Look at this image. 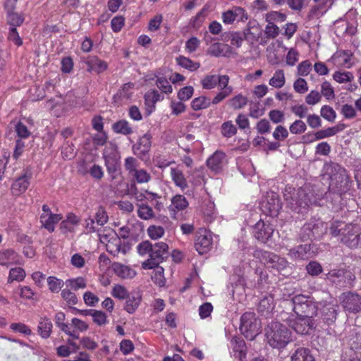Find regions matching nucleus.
I'll list each match as a JSON object with an SVG mask.
<instances>
[{"label":"nucleus","instance_id":"603ef678","mask_svg":"<svg viewBox=\"0 0 361 361\" xmlns=\"http://www.w3.org/2000/svg\"><path fill=\"white\" fill-rule=\"evenodd\" d=\"M111 295L118 300H124L128 296L129 293L123 286L115 284L112 287Z\"/></svg>","mask_w":361,"mask_h":361},{"label":"nucleus","instance_id":"f3484780","mask_svg":"<svg viewBox=\"0 0 361 361\" xmlns=\"http://www.w3.org/2000/svg\"><path fill=\"white\" fill-rule=\"evenodd\" d=\"M129 249L128 244L123 242L116 233H114L106 243V251L114 256H116L119 253L125 255Z\"/></svg>","mask_w":361,"mask_h":361},{"label":"nucleus","instance_id":"4468645a","mask_svg":"<svg viewBox=\"0 0 361 361\" xmlns=\"http://www.w3.org/2000/svg\"><path fill=\"white\" fill-rule=\"evenodd\" d=\"M342 307L348 312L357 313L361 311V296L357 293L348 292L340 297Z\"/></svg>","mask_w":361,"mask_h":361},{"label":"nucleus","instance_id":"a878e982","mask_svg":"<svg viewBox=\"0 0 361 361\" xmlns=\"http://www.w3.org/2000/svg\"><path fill=\"white\" fill-rule=\"evenodd\" d=\"M170 175L172 181L175 185L184 191L188 188L187 179L183 171L178 167H171L170 169Z\"/></svg>","mask_w":361,"mask_h":361},{"label":"nucleus","instance_id":"20e7f679","mask_svg":"<svg viewBox=\"0 0 361 361\" xmlns=\"http://www.w3.org/2000/svg\"><path fill=\"white\" fill-rule=\"evenodd\" d=\"M291 332L288 328L278 322H272L267 328L266 336L269 344L276 348H284L290 341Z\"/></svg>","mask_w":361,"mask_h":361},{"label":"nucleus","instance_id":"052dcab7","mask_svg":"<svg viewBox=\"0 0 361 361\" xmlns=\"http://www.w3.org/2000/svg\"><path fill=\"white\" fill-rule=\"evenodd\" d=\"M157 270L152 276V280L154 283H156L159 287H163L165 286L166 279L164 276V269L161 267H156Z\"/></svg>","mask_w":361,"mask_h":361},{"label":"nucleus","instance_id":"f8f14e48","mask_svg":"<svg viewBox=\"0 0 361 361\" xmlns=\"http://www.w3.org/2000/svg\"><path fill=\"white\" fill-rule=\"evenodd\" d=\"M260 207L266 215L271 216H277L279 211L281 208L279 195L274 192L267 193L264 200L260 203Z\"/></svg>","mask_w":361,"mask_h":361},{"label":"nucleus","instance_id":"2f4dec72","mask_svg":"<svg viewBox=\"0 0 361 361\" xmlns=\"http://www.w3.org/2000/svg\"><path fill=\"white\" fill-rule=\"evenodd\" d=\"M253 256L269 267H272L273 264H275L274 259H277L276 254L263 250H256Z\"/></svg>","mask_w":361,"mask_h":361},{"label":"nucleus","instance_id":"4d7b16f0","mask_svg":"<svg viewBox=\"0 0 361 361\" xmlns=\"http://www.w3.org/2000/svg\"><path fill=\"white\" fill-rule=\"evenodd\" d=\"M7 21L10 27H14L16 28V27L20 26L23 24L24 18L18 13L11 12L8 13Z\"/></svg>","mask_w":361,"mask_h":361},{"label":"nucleus","instance_id":"cd10ccee","mask_svg":"<svg viewBox=\"0 0 361 361\" xmlns=\"http://www.w3.org/2000/svg\"><path fill=\"white\" fill-rule=\"evenodd\" d=\"M345 128L344 124H338L333 127H329L324 130H321L316 132L313 137L309 140V142H313L322 139H324L329 137H331L342 131Z\"/></svg>","mask_w":361,"mask_h":361},{"label":"nucleus","instance_id":"6ab92c4d","mask_svg":"<svg viewBox=\"0 0 361 361\" xmlns=\"http://www.w3.org/2000/svg\"><path fill=\"white\" fill-rule=\"evenodd\" d=\"M152 135L149 133H145L138 140L136 145L133 146V153L143 159L149 152L152 146Z\"/></svg>","mask_w":361,"mask_h":361},{"label":"nucleus","instance_id":"f257e3e1","mask_svg":"<svg viewBox=\"0 0 361 361\" xmlns=\"http://www.w3.org/2000/svg\"><path fill=\"white\" fill-rule=\"evenodd\" d=\"M329 232L334 237L340 236L341 243L350 249L361 247V227L357 224L334 221L329 226Z\"/></svg>","mask_w":361,"mask_h":361},{"label":"nucleus","instance_id":"7ed1b4c3","mask_svg":"<svg viewBox=\"0 0 361 361\" xmlns=\"http://www.w3.org/2000/svg\"><path fill=\"white\" fill-rule=\"evenodd\" d=\"M230 78L227 75H206L201 80V85L204 90H212L217 85L219 87V91L214 97L212 100V104L216 105L229 97L233 91V87L229 85Z\"/></svg>","mask_w":361,"mask_h":361},{"label":"nucleus","instance_id":"13d9d810","mask_svg":"<svg viewBox=\"0 0 361 361\" xmlns=\"http://www.w3.org/2000/svg\"><path fill=\"white\" fill-rule=\"evenodd\" d=\"M133 176L138 183H147L152 179L150 173L143 169L135 171Z\"/></svg>","mask_w":361,"mask_h":361},{"label":"nucleus","instance_id":"bf43d9fd","mask_svg":"<svg viewBox=\"0 0 361 361\" xmlns=\"http://www.w3.org/2000/svg\"><path fill=\"white\" fill-rule=\"evenodd\" d=\"M15 131L18 137V139H26L31 135L30 131L27 129V127L19 121L15 125Z\"/></svg>","mask_w":361,"mask_h":361},{"label":"nucleus","instance_id":"a18cd8bd","mask_svg":"<svg viewBox=\"0 0 361 361\" xmlns=\"http://www.w3.org/2000/svg\"><path fill=\"white\" fill-rule=\"evenodd\" d=\"M171 207L173 210L182 211L188 207V202L182 195H176L171 199Z\"/></svg>","mask_w":361,"mask_h":361},{"label":"nucleus","instance_id":"37998d69","mask_svg":"<svg viewBox=\"0 0 361 361\" xmlns=\"http://www.w3.org/2000/svg\"><path fill=\"white\" fill-rule=\"evenodd\" d=\"M163 99L164 96L156 90H149L145 94V104L148 106H152L154 109V104Z\"/></svg>","mask_w":361,"mask_h":361},{"label":"nucleus","instance_id":"c03bdc74","mask_svg":"<svg viewBox=\"0 0 361 361\" xmlns=\"http://www.w3.org/2000/svg\"><path fill=\"white\" fill-rule=\"evenodd\" d=\"M212 104L209 98L201 96L195 98L191 102V107L195 111H199L208 108Z\"/></svg>","mask_w":361,"mask_h":361},{"label":"nucleus","instance_id":"de8ad7c7","mask_svg":"<svg viewBox=\"0 0 361 361\" xmlns=\"http://www.w3.org/2000/svg\"><path fill=\"white\" fill-rule=\"evenodd\" d=\"M25 271L21 267H15L11 269L8 277V283H12L14 281H22L25 277Z\"/></svg>","mask_w":361,"mask_h":361},{"label":"nucleus","instance_id":"4c0bfd02","mask_svg":"<svg viewBox=\"0 0 361 361\" xmlns=\"http://www.w3.org/2000/svg\"><path fill=\"white\" fill-rule=\"evenodd\" d=\"M286 78L284 71L281 69L276 70L274 75L270 78L269 85L273 87L279 89L284 86Z\"/></svg>","mask_w":361,"mask_h":361},{"label":"nucleus","instance_id":"7c9ffc66","mask_svg":"<svg viewBox=\"0 0 361 361\" xmlns=\"http://www.w3.org/2000/svg\"><path fill=\"white\" fill-rule=\"evenodd\" d=\"M87 66V71H94L97 73L104 72L107 68V63L97 56L88 58L85 62Z\"/></svg>","mask_w":361,"mask_h":361},{"label":"nucleus","instance_id":"c85d7f7f","mask_svg":"<svg viewBox=\"0 0 361 361\" xmlns=\"http://www.w3.org/2000/svg\"><path fill=\"white\" fill-rule=\"evenodd\" d=\"M338 306L331 303H327L322 306L321 315L323 320L327 324L335 322L337 317Z\"/></svg>","mask_w":361,"mask_h":361},{"label":"nucleus","instance_id":"2eb2a0df","mask_svg":"<svg viewBox=\"0 0 361 361\" xmlns=\"http://www.w3.org/2000/svg\"><path fill=\"white\" fill-rule=\"evenodd\" d=\"M32 172L29 169L23 171V174L17 178L11 185V192L13 195L19 196L26 191L30 183Z\"/></svg>","mask_w":361,"mask_h":361},{"label":"nucleus","instance_id":"f704fd0d","mask_svg":"<svg viewBox=\"0 0 361 361\" xmlns=\"http://www.w3.org/2000/svg\"><path fill=\"white\" fill-rule=\"evenodd\" d=\"M345 269H338L331 270L326 275V279L336 285H343L345 280Z\"/></svg>","mask_w":361,"mask_h":361},{"label":"nucleus","instance_id":"e2e57ef3","mask_svg":"<svg viewBox=\"0 0 361 361\" xmlns=\"http://www.w3.org/2000/svg\"><path fill=\"white\" fill-rule=\"evenodd\" d=\"M165 231L163 227L159 226H150L147 228V233L152 240H157L161 238Z\"/></svg>","mask_w":361,"mask_h":361},{"label":"nucleus","instance_id":"9d476101","mask_svg":"<svg viewBox=\"0 0 361 361\" xmlns=\"http://www.w3.org/2000/svg\"><path fill=\"white\" fill-rule=\"evenodd\" d=\"M326 173L329 175L330 180L329 188H331L336 192H340L341 191L339 185L345 179V170L337 164H326L324 166Z\"/></svg>","mask_w":361,"mask_h":361},{"label":"nucleus","instance_id":"a211bd4d","mask_svg":"<svg viewBox=\"0 0 361 361\" xmlns=\"http://www.w3.org/2000/svg\"><path fill=\"white\" fill-rule=\"evenodd\" d=\"M247 19V14L241 7H233L222 13V20L224 24H232L235 21H245Z\"/></svg>","mask_w":361,"mask_h":361},{"label":"nucleus","instance_id":"09e8293b","mask_svg":"<svg viewBox=\"0 0 361 361\" xmlns=\"http://www.w3.org/2000/svg\"><path fill=\"white\" fill-rule=\"evenodd\" d=\"M145 193L146 194V200L152 202L155 209L160 211L163 208V203L159 201V200L161 199L160 195L148 190H145Z\"/></svg>","mask_w":361,"mask_h":361},{"label":"nucleus","instance_id":"0e129e2a","mask_svg":"<svg viewBox=\"0 0 361 361\" xmlns=\"http://www.w3.org/2000/svg\"><path fill=\"white\" fill-rule=\"evenodd\" d=\"M75 147L72 143L66 142L61 149V154L66 159H71L75 156Z\"/></svg>","mask_w":361,"mask_h":361},{"label":"nucleus","instance_id":"423d86ee","mask_svg":"<svg viewBox=\"0 0 361 361\" xmlns=\"http://www.w3.org/2000/svg\"><path fill=\"white\" fill-rule=\"evenodd\" d=\"M327 224L319 219H311L301 228L302 240H319L326 233Z\"/></svg>","mask_w":361,"mask_h":361},{"label":"nucleus","instance_id":"ddd939ff","mask_svg":"<svg viewBox=\"0 0 361 361\" xmlns=\"http://www.w3.org/2000/svg\"><path fill=\"white\" fill-rule=\"evenodd\" d=\"M312 318L305 316H296L293 319H288V325L299 334H309L314 324Z\"/></svg>","mask_w":361,"mask_h":361},{"label":"nucleus","instance_id":"f03ea898","mask_svg":"<svg viewBox=\"0 0 361 361\" xmlns=\"http://www.w3.org/2000/svg\"><path fill=\"white\" fill-rule=\"evenodd\" d=\"M137 250L142 256L149 255V258L142 263L144 269H151L158 267L169 256V246L164 242L152 244L149 240H145L138 244Z\"/></svg>","mask_w":361,"mask_h":361},{"label":"nucleus","instance_id":"69168bd1","mask_svg":"<svg viewBox=\"0 0 361 361\" xmlns=\"http://www.w3.org/2000/svg\"><path fill=\"white\" fill-rule=\"evenodd\" d=\"M156 85L157 87L165 94H169L172 92V86L166 78L163 77L157 78L156 80Z\"/></svg>","mask_w":361,"mask_h":361},{"label":"nucleus","instance_id":"58836bf2","mask_svg":"<svg viewBox=\"0 0 361 361\" xmlns=\"http://www.w3.org/2000/svg\"><path fill=\"white\" fill-rule=\"evenodd\" d=\"M208 51L209 54L216 57L226 56L230 51V47L225 44L216 42L209 47Z\"/></svg>","mask_w":361,"mask_h":361},{"label":"nucleus","instance_id":"0eeeda50","mask_svg":"<svg viewBox=\"0 0 361 361\" xmlns=\"http://www.w3.org/2000/svg\"><path fill=\"white\" fill-rule=\"evenodd\" d=\"M260 321L254 312H247L241 316L240 330L245 338L253 340L260 333Z\"/></svg>","mask_w":361,"mask_h":361},{"label":"nucleus","instance_id":"473e14b6","mask_svg":"<svg viewBox=\"0 0 361 361\" xmlns=\"http://www.w3.org/2000/svg\"><path fill=\"white\" fill-rule=\"evenodd\" d=\"M53 324L47 317H41L39 321L37 330L39 336L43 338H48L52 331Z\"/></svg>","mask_w":361,"mask_h":361},{"label":"nucleus","instance_id":"ea45409f","mask_svg":"<svg viewBox=\"0 0 361 361\" xmlns=\"http://www.w3.org/2000/svg\"><path fill=\"white\" fill-rule=\"evenodd\" d=\"M310 350L307 348H301L295 350L291 356V361H314Z\"/></svg>","mask_w":361,"mask_h":361},{"label":"nucleus","instance_id":"1a4fd4ad","mask_svg":"<svg viewBox=\"0 0 361 361\" xmlns=\"http://www.w3.org/2000/svg\"><path fill=\"white\" fill-rule=\"evenodd\" d=\"M103 158L108 173L110 174L116 173L120 166L121 159L117 145L112 142L109 143L104 149Z\"/></svg>","mask_w":361,"mask_h":361},{"label":"nucleus","instance_id":"79ce46f5","mask_svg":"<svg viewBox=\"0 0 361 361\" xmlns=\"http://www.w3.org/2000/svg\"><path fill=\"white\" fill-rule=\"evenodd\" d=\"M247 104V98L241 93L233 97L228 101V105L233 109H241Z\"/></svg>","mask_w":361,"mask_h":361},{"label":"nucleus","instance_id":"dca6fc26","mask_svg":"<svg viewBox=\"0 0 361 361\" xmlns=\"http://www.w3.org/2000/svg\"><path fill=\"white\" fill-rule=\"evenodd\" d=\"M274 229L270 224H266L263 221H259L253 228L255 238L262 243L269 240L274 233Z\"/></svg>","mask_w":361,"mask_h":361},{"label":"nucleus","instance_id":"4be33fe9","mask_svg":"<svg viewBox=\"0 0 361 361\" xmlns=\"http://www.w3.org/2000/svg\"><path fill=\"white\" fill-rule=\"evenodd\" d=\"M261 35V28L256 21H249L244 30V39L250 43L256 42Z\"/></svg>","mask_w":361,"mask_h":361},{"label":"nucleus","instance_id":"864d4df0","mask_svg":"<svg viewBox=\"0 0 361 361\" xmlns=\"http://www.w3.org/2000/svg\"><path fill=\"white\" fill-rule=\"evenodd\" d=\"M221 130L222 135L227 138L233 137L237 133V128L231 121L224 122L221 125Z\"/></svg>","mask_w":361,"mask_h":361},{"label":"nucleus","instance_id":"338daca9","mask_svg":"<svg viewBox=\"0 0 361 361\" xmlns=\"http://www.w3.org/2000/svg\"><path fill=\"white\" fill-rule=\"evenodd\" d=\"M306 129V124L302 120L295 121L289 127L290 132L293 134H302Z\"/></svg>","mask_w":361,"mask_h":361},{"label":"nucleus","instance_id":"aec40b11","mask_svg":"<svg viewBox=\"0 0 361 361\" xmlns=\"http://www.w3.org/2000/svg\"><path fill=\"white\" fill-rule=\"evenodd\" d=\"M226 163V154L223 152L216 151L207 160V165L208 168L215 172H220Z\"/></svg>","mask_w":361,"mask_h":361},{"label":"nucleus","instance_id":"5fc2aeb1","mask_svg":"<svg viewBox=\"0 0 361 361\" xmlns=\"http://www.w3.org/2000/svg\"><path fill=\"white\" fill-rule=\"evenodd\" d=\"M281 30L276 24L267 23L264 28V35L267 39H275L280 34Z\"/></svg>","mask_w":361,"mask_h":361},{"label":"nucleus","instance_id":"774afa93","mask_svg":"<svg viewBox=\"0 0 361 361\" xmlns=\"http://www.w3.org/2000/svg\"><path fill=\"white\" fill-rule=\"evenodd\" d=\"M321 116L328 121L333 122L336 117V114L332 107L324 105L321 109Z\"/></svg>","mask_w":361,"mask_h":361},{"label":"nucleus","instance_id":"39448f33","mask_svg":"<svg viewBox=\"0 0 361 361\" xmlns=\"http://www.w3.org/2000/svg\"><path fill=\"white\" fill-rule=\"evenodd\" d=\"M291 301L293 311L297 316L313 317L317 314L318 307L312 298L298 294L293 296Z\"/></svg>","mask_w":361,"mask_h":361},{"label":"nucleus","instance_id":"8fccbe9b","mask_svg":"<svg viewBox=\"0 0 361 361\" xmlns=\"http://www.w3.org/2000/svg\"><path fill=\"white\" fill-rule=\"evenodd\" d=\"M64 284L65 282L63 280L55 276H49L47 278V285L51 293H59Z\"/></svg>","mask_w":361,"mask_h":361},{"label":"nucleus","instance_id":"6e6552de","mask_svg":"<svg viewBox=\"0 0 361 361\" xmlns=\"http://www.w3.org/2000/svg\"><path fill=\"white\" fill-rule=\"evenodd\" d=\"M284 199L293 209L305 208L312 204V200L304 189L300 188L295 191L294 188H286L284 192Z\"/></svg>","mask_w":361,"mask_h":361},{"label":"nucleus","instance_id":"5701e85b","mask_svg":"<svg viewBox=\"0 0 361 361\" xmlns=\"http://www.w3.org/2000/svg\"><path fill=\"white\" fill-rule=\"evenodd\" d=\"M111 268L114 273L122 279H132L136 275V271L134 269L120 262H114Z\"/></svg>","mask_w":361,"mask_h":361},{"label":"nucleus","instance_id":"e433bc0d","mask_svg":"<svg viewBox=\"0 0 361 361\" xmlns=\"http://www.w3.org/2000/svg\"><path fill=\"white\" fill-rule=\"evenodd\" d=\"M113 130L116 133L128 135L133 133V128L126 120H120L112 126Z\"/></svg>","mask_w":361,"mask_h":361},{"label":"nucleus","instance_id":"393cba45","mask_svg":"<svg viewBox=\"0 0 361 361\" xmlns=\"http://www.w3.org/2000/svg\"><path fill=\"white\" fill-rule=\"evenodd\" d=\"M126 300L124 310L129 314H133L140 305L142 294L139 291H132Z\"/></svg>","mask_w":361,"mask_h":361},{"label":"nucleus","instance_id":"412c9836","mask_svg":"<svg viewBox=\"0 0 361 361\" xmlns=\"http://www.w3.org/2000/svg\"><path fill=\"white\" fill-rule=\"evenodd\" d=\"M288 255L293 259L304 260L312 257L313 252L311 250V245L305 244L289 250Z\"/></svg>","mask_w":361,"mask_h":361},{"label":"nucleus","instance_id":"680f3d73","mask_svg":"<svg viewBox=\"0 0 361 361\" xmlns=\"http://www.w3.org/2000/svg\"><path fill=\"white\" fill-rule=\"evenodd\" d=\"M333 78L339 83H344L351 82L353 79V75L350 72L336 71L333 75Z\"/></svg>","mask_w":361,"mask_h":361},{"label":"nucleus","instance_id":"b1692460","mask_svg":"<svg viewBox=\"0 0 361 361\" xmlns=\"http://www.w3.org/2000/svg\"><path fill=\"white\" fill-rule=\"evenodd\" d=\"M66 314L62 312H57L54 316V322L56 326L66 334L75 339L79 338V335L75 333V330H71V326L65 322Z\"/></svg>","mask_w":361,"mask_h":361},{"label":"nucleus","instance_id":"6e6d98bb","mask_svg":"<svg viewBox=\"0 0 361 361\" xmlns=\"http://www.w3.org/2000/svg\"><path fill=\"white\" fill-rule=\"evenodd\" d=\"M137 215L144 220H148L154 217V212L149 205L142 204L139 205Z\"/></svg>","mask_w":361,"mask_h":361},{"label":"nucleus","instance_id":"c756f323","mask_svg":"<svg viewBox=\"0 0 361 361\" xmlns=\"http://www.w3.org/2000/svg\"><path fill=\"white\" fill-rule=\"evenodd\" d=\"M62 219L61 214H42L40 215V222L42 226L47 229L49 232H53L55 229V224Z\"/></svg>","mask_w":361,"mask_h":361},{"label":"nucleus","instance_id":"3c124183","mask_svg":"<svg viewBox=\"0 0 361 361\" xmlns=\"http://www.w3.org/2000/svg\"><path fill=\"white\" fill-rule=\"evenodd\" d=\"M265 21L267 23H283L286 20V15L279 11H270L265 14Z\"/></svg>","mask_w":361,"mask_h":361},{"label":"nucleus","instance_id":"a19ab883","mask_svg":"<svg viewBox=\"0 0 361 361\" xmlns=\"http://www.w3.org/2000/svg\"><path fill=\"white\" fill-rule=\"evenodd\" d=\"M176 60L179 66L190 71H195L200 67V63L194 62L189 58L183 56L176 57Z\"/></svg>","mask_w":361,"mask_h":361},{"label":"nucleus","instance_id":"49530a36","mask_svg":"<svg viewBox=\"0 0 361 361\" xmlns=\"http://www.w3.org/2000/svg\"><path fill=\"white\" fill-rule=\"evenodd\" d=\"M65 284L67 288L73 290L86 288V281L82 277L68 279L65 281Z\"/></svg>","mask_w":361,"mask_h":361},{"label":"nucleus","instance_id":"bb28decb","mask_svg":"<svg viewBox=\"0 0 361 361\" xmlns=\"http://www.w3.org/2000/svg\"><path fill=\"white\" fill-rule=\"evenodd\" d=\"M233 354L239 361H243L246 357L245 343L241 338L233 337L231 341Z\"/></svg>","mask_w":361,"mask_h":361},{"label":"nucleus","instance_id":"72a5a7b5","mask_svg":"<svg viewBox=\"0 0 361 361\" xmlns=\"http://www.w3.org/2000/svg\"><path fill=\"white\" fill-rule=\"evenodd\" d=\"M274 308V298L269 295L262 298L258 304L257 310L262 314H267L270 313Z\"/></svg>","mask_w":361,"mask_h":361},{"label":"nucleus","instance_id":"c9c22d12","mask_svg":"<svg viewBox=\"0 0 361 361\" xmlns=\"http://www.w3.org/2000/svg\"><path fill=\"white\" fill-rule=\"evenodd\" d=\"M18 261V254L11 249L0 252V264L8 266Z\"/></svg>","mask_w":361,"mask_h":361},{"label":"nucleus","instance_id":"9b49d317","mask_svg":"<svg viewBox=\"0 0 361 361\" xmlns=\"http://www.w3.org/2000/svg\"><path fill=\"white\" fill-rule=\"evenodd\" d=\"M213 239L212 233L205 228H200L195 234V248L200 255L210 251L212 247Z\"/></svg>","mask_w":361,"mask_h":361}]
</instances>
